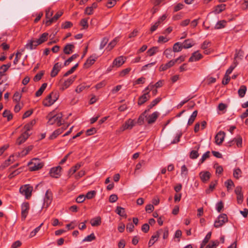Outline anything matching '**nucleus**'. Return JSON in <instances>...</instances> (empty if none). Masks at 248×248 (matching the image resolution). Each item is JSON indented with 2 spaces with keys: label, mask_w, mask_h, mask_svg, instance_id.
<instances>
[{
  "label": "nucleus",
  "mask_w": 248,
  "mask_h": 248,
  "mask_svg": "<svg viewBox=\"0 0 248 248\" xmlns=\"http://www.w3.org/2000/svg\"><path fill=\"white\" fill-rule=\"evenodd\" d=\"M163 54L168 59H171L172 57V51L170 48H167L164 51Z\"/></svg>",
  "instance_id": "47"
},
{
  "label": "nucleus",
  "mask_w": 248,
  "mask_h": 248,
  "mask_svg": "<svg viewBox=\"0 0 248 248\" xmlns=\"http://www.w3.org/2000/svg\"><path fill=\"white\" fill-rule=\"evenodd\" d=\"M126 58L123 56H119L113 62V66L119 67L122 65L125 62Z\"/></svg>",
  "instance_id": "9"
},
{
  "label": "nucleus",
  "mask_w": 248,
  "mask_h": 248,
  "mask_svg": "<svg viewBox=\"0 0 248 248\" xmlns=\"http://www.w3.org/2000/svg\"><path fill=\"white\" fill-rule=\"evenodd\" d=\"M46 86H47V83H43L41 87L39 88V89L35 93V95L36 96H40L42 95V94L44 92V91H45V90L46 89Z\"/></svg>",
  "instance_id": "37"
},
{
  "label": "nucleus",
  "mask_w": 248,
  "mask_h": 248,
  "mask_svg": "<svg viewBox=\"0 0 248 248\" xmlns=\"http://www.w3.org/2000/svg\"><path fill=\"white\" fill-rule=\"evenodd\" d=\"M81 166V163H78L73 167H72L68 171L69 174H73L75 172H76L77 170H78Z\"/></svg>",
  "instance_id": "41"
},
{
  "label": "nucleus",
  "mask_w": 248,
  "mask_h": 248,
  "mask_svg": "<svg viewBox=\"0 0 248 248\" xmlns=\"http://www.w3.org/2000/svg\"><path fill=\"white\" fill-rule=\"evenodd\" d=\"M62 68V65L59 62L55 63L53 67V69L51 72V76L52 77H55L60 71Z\"/></svg>",
  "instance_id": "22"
},
{
  "label": "nucleus",
  "mask_w": 248,
  "mask_h": 248,
  "mask_svg": "<svg viewBox=\"0 0 248 248\" xmlns=\"http://www.w3.org/2000/svg\"><path fill=\"white\" fill-rule=\"evenodd\" d=\"M145 78L144 77H140L134 82V85L140 84L144 83Z\"/></svg>",
  "instance_id": "64"
},
{
  "label": "nucleus",
  "mask_w": 248,
  "mask_h": 248,
  "mask_svg": "<svg viewBox=\"0 0 248 248\" xmlns=\"http://www.w3.org/2000/svg\"><path fill=\"white\" fill-rule=\"evenodd\" d=\"M183 48L182 44L180 42H177L173 45V51L174 52H180Z\"/></svg>",
  "instance_id": "33"
},
{
  "label": "nucleus",
  "mask_w": 248,
  "mask_h": 248,
  "mask_svg": "<svg viewBox=\"0 0 248 248\" xmlns=\"http://www.w3.org/2000/svg\"><path fill=\"white\" fill-rule=\"evenodd\" d=\"M219 242L218 241H211L209 244H208L205 248H216V247L219 245Z\"/></svg>",
  "instance_id": "50"
},
{
  "label": "nucleus",
  "mask_w": 248,
  "mask_h": 248,
  "mask_svg": "<svg viewBox=\"0 0 248 248\" xmlns=\"http://www.w3.org/2000/svg\"><path fill=\"white\" fill-rule=\"evenodd\" d=\"M226 24V21L225 20L219 21L216 24L215 28L216 29H220L223 28L225 27Z\"/></svg>",
  "instance_id": "46"
},
{
  "label": "nucleus",
  "mask_w": 248,
  "mask_h": 248,
  "mask_svg": "<svg viewBox=\"0 0 248 248\" xmlns=\"http://www.w3.org/2000/svg\"><path fill=\"white\" fill-rule=\"evenodd\" d=\"M202 58V55L199 53L198 51H195L192 54L191 56L189 59V62H196Z\"/></svg>",
  "instance_id": "16"
},
{
  "label": "nucleus",
  "mask_w": 248,
  "mask_h": 248,
  "mask_svg": "<svg viewBox=\"0 0 248 248\" xmlns=\"http://www.w3.org/2000/svg\"><path fill=\"white\" fill-rule=\"evenodd\" d=\"M65 128L62 127L59 128L56 130H55L51 135L49 136L50 140H53L57 137L58 135L61 134L64 130Z\"/></svg>",
  "instance_id": "27"
},
{
  "label": "nucleus",
  "mask_w": 248,
  "mask_h": 248,
  "mask_svg": "<svg viewBox=\"0 0 248 248\" xmlns=\"http://www.w3.org/2000/svg\"><path fill=\"white\" fill-rule=\"evenodd\" d=\"M135 125L134 120L129 119L127 120L125 123L123 124V126L126 129H131L133 126Z\"/></svg>",
  "instance_id": "25"
},
{
  "label": "nucleus",
  "mask_w": 248,
  "mask_h": 248,
  "mask_svg": "<svg viewBox=\"0 0 248 248\" xmlns=\"http://www.w3.org/2000/svg\"><path fill=\"white\" fill-rule=\"evenodd\" d=\"M198 111L197 110H195L193 112L192 114L190 116V118L188 119L187 124L188 125H191L193 124L194 121H195V119L196 117L197 116Z\"/></svg>",
  "instance_id": "40"
},
{
  "label": "nucleus",
  "mask_w": 248,
  "mask_h": 248,
  "mask_svg": "<svg viewBox=\"0 0 248 248\" xmlns=\"http://www.w3.org/2000/svg\"><path fill=\"white\" fill-rule=\"evenodd\" d=\"M43 225V223H41L40 226L36 227L35 229H34L31 232L30 234V237H32L34 236L36 233L39 232V231L40 230L41 227L42 225Z\"/></svg>",
  "instance_id": "55"
},
{
  "label": "nucleus",
  "mask_w": 248,
  "mask_h": 248,
  "mask_svg": "<svg viewBox=\"0 0 248 248\" xmlns=\"http://www.w3.org/2000/svg\"><path fill=\"white\" fill-rule=\"evenodd\" d=\"M2 115L4 117H6L8 121L11 120L13 118V116L11 112L8 110H4L3 112Z\"/></svg>",
  "instance_id": "51"
},
{
  "label": "nucleus",
  "mask_w": 248,
  "mask_h": 248,
  "mask_svg": "<svg viewBox=\"0 0 248 248\" xmlns=\"http://www.w3.org/2000/svg\"><path fill=\"white\" fill-rule=\"evenodd\" d=\"M200 145H198L195 147V150H192L190 154V157L192 159H196L199 156L198 150L200 148Z\"/></svg>",
  "instance_id": "31"
},
{
  "label": "nucleus",
  "mask_w": 248,
  "mask_h": 248,
  "mask_svg": "<svg viewBox=\"0 0 248 248\" xmlns=\"http://www.w3.org/2000/svg\"><path fill=\"white\" fill-rule=\"evenodd\" d=\"M101 223V218L99 217L94 218L91 220V225L93 227L100 225Z\"/></svg>",
  "instance_id": "36"
},
{
  "label": "nucleus",
  "mask_w": 248,
  "mask_h": 248,
  "mask_svg": "<svg viewBox=\"0 0 248 248\" xmlns=\"http://www.w3.org/2000/svg\"><path fill=\"white\" fill-rule=\"evenodd\" d=\"M76 77H71L65 80L62 85L61 89L63 91L68 88L75 81Z\"/></svg>",
  "instance_id": "15"
},
{
  "label": "nucleus",
  "mask_w": 248,
  "mask_h": 248,
  "mask_svg": "<svg viewBox=\"0 0 248 248\" xmlns=\"http://www.w3.org/2000/svg\"><path fill=\"white\" fill-rule=\"evenodd\" d=\"M131 68L130 67L127 68L121 71L120 73V76L123 77L125 76L126 75L128 74L129 72L131 71Z\"/></svg>",
  "instance_id": "58"
},
{
  "label": "nucleus",
  "mask_w": 248,
  "mask_h": 248,
  "mask_svg": "<svg viewBox=\"0 0 248 248\" xmlns=\"http://www.w3.org/2000/svg\"><path fill=\"white\" fill-rule=\"evenodd\" d=\"M61 170L60 166L51 168L49 171L50 176L54 178L59 177L61 176Z\"/></svg>",
  "instance_id": "8"
},
{
  "label": "nucleus",
  "mask_w": 248,
  "mask_h": 248,
  "mask_svg": "<svg viewBox=\"0 0 248 248\" xmlns=\"http://www.w3.org/2000/svg\"><path fill=\"white\" fill-rule=\"evenodd\" d=\"M29 165L30 166V169L31 171L38 170L43 166V164L37 158L32 159L31 162L29 163Z\"/></svg>",
  "instance_id": "5"
},
{
  "label": "nucleus",
  "mask_w": 248,
  "mask_h": 248,
  "mask_svg": "<svg viewBox=\"0 0 248 248\" xmlns=\"http://www.w3.org/2000/svg\"><path fill=\"white\" fill-rule=\"evenodd\" d=\"M226 5L224 4H221L216 6L214 9L213 12L215 14H218L223 11L225 9Z\"/></svg>",
  "instance_id": "28"
},
{
  "label": "nucleus",
  "mask_w": 248,
  "mask_h": 248,
  "mask_svg": "<svg viewBox=\"0 0 248 248\" xmlns=\"http://www.w3.org/2000/svg\"><path fill=\"white\" fill-rule=\"evenodd\" d=\"M234 143H236V146L238 148L242 147V138L240 136H237L234 138L232 140L229 141L228 144L229 146H232Z\"/></svg>",
  "instance_id": "10"
},
{
  "label": "nucleus",
  "mask_w": 248,
  "mask_h": 248,
  "mask_svg": "<svg viewBox=\"0 0 248 248\" xmlns=\"http://www.w3.org/2000/svg\"><path fill=\"white\" fill-rule=\"evenodd\" d=\"M77 223L76 221H73L70 223L66 225V227L68 230H71L74 229L77 226Z\"/></svg>",
  "instance_id": "61"
},
{
  "label": "nucleus",
  "mask_w": 248,
  "mask_h": 248,
  "mask_svg": "<svg viewBox=\"0 0 248 248\" xmlns=\"http://www.w3.org/2000/svg\"><path fill=\"white\" fill-rule=\"evenodd\" d=\"M200 177L201 180L205 183L208 181L211 176V173L207 171H201L200 174Z\"/></svg>",
  "instance_id": "18"
},
{
  "label": "nucleus",
  "mask_w": 248,
  "mask_h": 248,
  "mask_svg": "<svg viewBox=\"0 0 248 248\" xmlns=\"http://www.w3.org/2000/svg\"><path fill=\"white\" fill-rule=\"evenodd\" d=\"M175 64V61H173L172 60L169 61L168 62L165 64H162L159 67V70L160 71H164L168 69V68L172 67Z\"/></svg>",
  "instance_id": "23"
},
{
  "label": "nucleus",
  "mask_w": 248,
  "mask_h": 248,
  "mask_svg": "<svg viewBox=\"0 0 248 248\" xmlns=\"http://www.w3.org/2000/svg\"><path fill=\"white\" fill-rule=\"evenodd\" d=\"M31 133H27V132H24L22 135L17 139L16 143L18 145H20L24 143L26 140L29 138Z\"/></svg>",
  "instance_id": "19"
},
{
  "label": "nucleus",
  "mask_w": 248,
  "mask_h": 248,
  "mask_svg": "<svg viewBox=\"0 0 248 248\" xmlns=\"http://www.w3.org/2000/svg\"><path fill=\"white\" fill-rule=\"evenodd\" d=\"M211 46V43L209 41H205L203 42V43L201 45V48L205 50L206 48L210 47Z\"/></svg>",
  "instance_id": "60"
},
{
  "label": "nucleus",
  "mask_w": 248,
  "mask_h": 248,
  "mask_svg": "<svg viewBox=\"0 0 248 248\" xmlns=\"http://www.w3.org/2000/svg\"><path fill=\"white\" fill-rule=\"evenodd\" d=\"M96 194V192L94 190H92V191H89L87 194L85 196V197H86V198H87V199H92L93 197H94V196Z\"/></svg>",
  "instance_id": "56"
},
{
  "label": "nucleus",
  "mask_w": 248,
  "mask_h": 248,
  "mask_svg": "<svg viewBox=\"0 0 248 248\" xmlns=\"http://www.w3.org/2000/svg\"><path fill=\"white\" fill-rule=\"evenodd\" d=\"M163 232V231L162 229H160L157 231L155 233L154 235H153L149 240V242L148 243V246L149 247H151L153 246L154 243L157 241V239L159 238L161 233Z\"/></svg>",
  "instance_id": "11"
},
{
  "label": "nucleus",
  "mask_w": 248,
  "mask_h": 248,
  "mask_svg": "<svg viewBox=\"0 0 248 248\" xmlns=\"http://www.w3.org/2000/svg\"><path fill=\"white\" fill-rule=\"evenodd\" d=\"M210 156V152L207 151L202 156V158L199 160L200 163H202L204 161Z\"/></svg>",
  "instance_id": "53"
},
{
  "label": "nucleus",
  "mask_w": 248,
  "mask_h": 248,
  "mask_svg": "<svg viewBox=\"0 0 248 248\" xmlns=\"http://www.w3.org/2000/svg\"><path fill=\"white\" fill-rule=\"evenodd\" d=\"M242 172L239 168L234 169L233 172V176L236 179H239L241 177Z\"/></svg>",
  "instance_id": "42"
},
{
  "label": "nucleus",
  "mask_w": 248,
  "mask_h": 248,
  "mask_svg": "<svg viewBox=\"0 0 248 248\" xmlns=\"http://www.w3.org/2000/svg\"><path fill=\"white\" fill-rule=\"evenodd\" d=\"M75 46L71 44H67L63 48V52L65 54H70L73 52Z\"/></svg>",
  "instance_id": "24"
},
{
  "label": "nucleus",
  "mask_w": 248,
  "mask_h": 248,
  "mask_svg": "<svg viewBox=\"0 0 248 248\" xmlns=\"http://www.w3.org/2000/svg\"><path fill=\"white\" fill-rule=\"evenodd\" d=\"M62 118L61 113L55 114L54 111L50 112L46 116L48 120L47 124L49 125L56 124L57 126H60L62 124Z\"/></svg>",
  "instance_id": "1"
},
{
  "label": "nucleus",
  "mask_w": 248,
  "mask_h": 248,
  "mask_svg": "<svg viewBox=\"0 0 248 248\" xmlns=\"http://www.w3.org/2000/svg\"><path fill=\"white\" fill-rule=\"evenodd\" d=\"M147 112H145V110L139 116L137 123L140 124L141 125L143 124L144 118H146V113Z\"/></svg>",
  "instance_id": "49"
},
{
  "label": "nucleus",
  "mask_w": 248,
  "mask_h": 248,
  "mask_svg": "<svg viewBox=\"0 0 248 248\" xmlns=\"http://www.w3.org/2000/svg\"><path fill=\"white\" fill-rule=\"evenodd\" d=\"M38 45L36 40L31 39L27 43L25 47L28 49L32 50L35 49Z\"/></svg>",
  "instance_id": "21"
},
{
  "label": "nucleus",
  "mask_w": 248,
  "mask_h": 248,
  "mask_svg": "<svg viewBox=\"0 0 248 248\" xmlns=\"http://www.w3.org/2000/svg\"><path fill=\"white\" fill-rule=\"evenodd\" d=\"M225 133L223 131H219L215 137V142L217 144L220 145L224 140Z\"/></svg>",
  "instance_id": "13"
},
{
  "label": "nucleus",
  "mask_w": 248,
  "mask_h": 248,
  "mask_svg": "<svg viewBox=\"0 0 248 248\" xmlns=\"http://www.w3.org/2000/svg\"><path fill=\"white\" fill-rule=\"evenodd\" d=\"M58 99V95L56 93L51 92L48 94L43 101V105L46 107H49L53 104Z\"/></svg>",
  "instance_id": "2"
},
{
  "label": "nucleus",
  "mask_w": 248,
  "mask_h": 248,
  "mask_svg": "<svg viewBox=\"0 0 248 248\" xmlns=\"http://www.w3.org/2000/svg\"><path fill=\"white\" fill-rule=\"evenodd\" d=\"M116 212L117 214L121 217H126V216L124 209L120 206H118L117 207Z\"/></svg>",
  "instance_id": "44"
},
{
  "label": "nucleus",
  "mask_w": 248,
  "mask_h": 248,
  "mask_svg": "<svg viewBox=\"0 0 248 248\" xmlns=\"http://www.w3.org/2000/svg\"><path fill=\"white\" fill-rule=\"evenodd\" d=\"M95 239V236L93 233L85 237L83 240V242H91Z\"/></svg>",
  "instance_id": "52"
},
{
  "label": "nucleus",
  "mask_w": 248,
  "mask_h": 248,
  "mask_svg": "<svg viewBox=\"0 0 248 248\" xmlns=\"http://www.w3.org/2000/svg\"><path fill=\"white\" fill-rule=\"evenodd\" d=\"M11 66V63H8L7 64H3L0 67V77L5 75V73L8 70L9 67Z\"/></svg>",
  "instance_id": "30"
},
{
  "label": "nucleus",
  "mask_w": 248,
  "mask_h": 248,
  "mask_svg": "<svg viewBox=\"0 0 248 248\" xmlns=\"http://www.w3.org/2000/svg\"><path fill=\"white\" fill-rule=\"evenodd\" d=\"M29 210V204L28 202H23L21 205V217L22 219H25Z\"/></svg>",
  "instance_id": "7"
},
{
  "label": "nucleus",
  "mask_w": 248,
  "mask_h": 248,
  "mask_svg": "<svg viewBox=\"0 0 248 248\" xmlns=\"http://www.w3.org/2000/svg\"><path fill=\"white\" fill-rule=\"evenodd\" d=\"M225 185L226 186L228 191L232 189V187L234 186L233 181L231 179H229L225 182Z\"/></svg>",
  "instance_id": "48"
},
{
  "label": "nucleus",
  "mask_w": 248,
  "mask_h": 248,
  "mask_svg": "<svg viewBox=\"0 0 248 248\" xmlns=\"http://www.w3.org/2000/svg\"><path fill=\"white\" fill-rule=\"evenodd\" d=\"M212 232H208L206 234L204 238L202 241V243L201 245L200 248H203L204 246L208 242L209 240L211 238Z\"/></svg>",
  "instance_id": "34"
},
{
  "label": "nucleus",
  "mask_w": 248,
  "mask_h": 248,
  "mask_svg": "<svg viewBox=\"0 0 248 248\" xmlns=\"http://www.w3.org/2000/svg\"><path fill=\"white\" fill-rule=\"evenodd\" d=\"M90 87V86L86 85L85 84H82L77 86L75 91L76 93H79L82 92L84 90L88 89Z\"/></svg>",
  "instance_id": "39"
},
{
  "label": "nucleus",
  "mask_w": 248,
  "mask_h": 248,
  "mask_svg": "<svg viewBox=\"0 0 248 248\" xmlns=\"http://www.w3.org/2000/svg\"><path fill=\"white\" fill-rule=\"evenodd\" d=\"M62 15V12H58L52 18L46 21L45 23L46 25L47 26H50L52 22L57 20Z\"/></svg>",
  "instance_id": "20"
},
{
  "label": "nucleus",
  "mask_w": 248,
  "mask_h": 248,
  "mask_svg": "<svg viewBox=\"0 0 248 248\" xmlns=\"http://www.w3.org/2000/svg\"><path fill=\"white\" fill-rule=\"evenodd\" d=\"M119 39L118 38H115L112 41H111L108 45L107 49H108V51L111 50L116 45L118 42Z\"/></svg>",
  "instance_id": "38"
},
{
  "label": "nucleus",
  "mask_w": 248,
  "mask_h": 248,
  "mask_svg": "<svg viewBox=\"0 0 248 248\" xmlns=\"http://www.w3.org/2000/svg\"><path fill=\"white\" fill-rule=\"evenodd\" d=\"M158 51V48L156 46H154L147 51V53L149 56H152L154 55Z\"/></svg>",
  "instance_id": "43"
},
{
  "label": "nucleus",
  "mask_w": 248,
  "mask_h": 248,
  "mask_svg": "<svg viewBox=\"0 0 248 248\" xmlns=\"http://www.w3.org/2000/svg\"><path fill=\"white\" fill-rule=\"evenodd\" d=\"M194 45V41L190 39L186 40L182 44L183 48L186 49L191 47Z\"/></svg>",
  "instance_id": "29"
},
{
  "label": "nucleus",
  "mask_w": 248,
  "mask_h": 248,
  "mask_svg": "<svg viewBox=\"0 0 248 248\" xmlns=\"http://www.w3.org/2000/svg\"><path fill=\"white\" fill-rule=\"evenodd\" d=\"M160 100V98H156L152 101L150 104L147 107V109L145 110V112H148L149 111L150 109L155 106L157 103H158Z\"/></svg>",
  "instance_id": "32"
},
{
  "label": "nucleus",
  "mask_w": 248,
  "mask_h": 248,
  "mask_svg": "<svg viewBox=\"0 0 248 248\" xmlns=\"http://www.w3.org/2000/svg\"><path fill=\"white\" fill-rule=\"evenodd\" d=\"M247 88L245 85H241L238 91V93L240 97H243L246 93Z\"/></svg>",
  "instance_id": "35"
},
{
  "label": "nucleus",
  "mask_w": 248,
  "mask_h": 248,
  "mask_svg": "<svg viewBox=\"0 0 248 248\" xmlns=\"http://www.w3.org/2000/svg\"><path fill=\"white\" fill-rule=\"evenodd\" d=\"M217 184V181L212 182L210 184L209 188L206 190V193L208 194L211 192L215 187V186H216Z\"/></svg>",
  "instance_id": "54"
},
{
  "label": "nucleus",
  "mask_w": 248,
  "mask_h": 248,
  "mask_svg": "<svg viewBox=\"0 0 248 248\" xmlns=\"http://www.w3.org/2000/svg\"><path fill=\"white\" fill-rule=\"evenodd\" d=\"M53 199V195L50 190H46L44 198L43 208H47L51 204Z\"/></svg>",
  "instance_id": "4"
},
{
  "label": "nucleus",
  "mask_w": 248,
  "mask_h": 248,
  "mask_svg": "<svg viewBox=\"0 0 248 248\" xmlns=\"http://www.w3.org/2000/svg\"><path fill=\"white\" fill-rule=\"evenodd\" d=\"M78 57V55L77 54H73L71 57L68 58L67 60L64 62V65L67 66L69 65L74 60L76 59Z\"/></svg>",
  "instance_id": "45"
},
{
  "label": "nucleus",
  "mask_w": 248,
  "mask_h": 248,
  "mask_svg": "<svg viewBox=\"0 0 248 248\" xmlns=\"http://www.w3.org/2000/svg\"><path fill=\"white\" fill-rule=\"evenodd\" d=\"M237 64L236 63H233L232 65L230 66V67L227 70L225 74L229 75L232 73L233 70L236 66Z\"/></svg>",
  "instance_id": "59"
},
{
  "label": "nucleus",
  "mask_w": 248,
  "mask_h": 248,
  "mask_svg": "<svg viewBox=\"0 0 248 248\" xmlns=\"http://www.w3.org/2000/svg\"><path fill=\"white\" fill-rule=\"evenodd\" d=\"M150 98V95L149 92L144 93L142 95L140 96L138 100V105H141Z\"/></svg>",
  "instance_id": "17"
},
{
  "label": "nucleus",
  "mask_w": 248,
  "mask_h": 248,
  "mask_svg": "<svg viewBox=\"0 0 248 248\" xmlns=\"http://www.w3.org/2000/svg\"><path fill=\"white\" fill-rule=\"evenodd\" d=\"M53 15V11L51 8H48L46 11V17L47 19H50L51 17Z\"/></svg>",
  "instance_id": "63"
},
{
  "label": "nucleus",
  "mask_w": 248,
  "mask_h": 248,
  "mask_svg": "<svg viewBox=\"0 0 248 248\" xmlns=\"http://www.w3.org/2000/svg\"><path fill=\"white\" fill-rule=\"evenodd\" d=\"M228 222V217L226 214H222L218 216L217 219L214 222V227L219 228L221 227L226 222Z\"/></svg>",
  "instance_id": "6"
},
{
  "label": "nucleus",
  "mask_w": 248,
  "mask_h": 248,
  "mask_svg": "<svg viewBox=\"0 0 248 248\" xmlns=\"http://www.w3.org/2000/svg\"><path fill=\"white\" fill-rule=\"evenodd\" d=\"M184 5L182 3H179L176 4L173 8L174 12H177L184 8Z\"/></svg>",
  "instance_id": "62"
},
{
  "label": "nucleus",
  "mask_w": 248,
  "mask_h": 248,
  "mask_svg": "<svg viewBox=\"0 0 248 248\" xmlns=\"http://www.w3.org/2000/svg\"><path fill=\"white\" fill-rule=\"evenodd\" d=\"M21 95L19 92H16L13 96V100L16 102H18L21 98Z\"/></svg>",
  "instance_id": "57"
},
{
  "label": "nucleus",
  "mask_w": 248,
  "mask_h": 248,
  "mask_svg": "<svg viewBox=\"0 0 248 248\" xmlns=\"http://www.w3.org/2000/svg\"><path fill=\"white\" fill-rule=\"evenodd\" d=\"M48 33L47 32H44L41 34L40 37L36 39L37 43L39 45L42 44L43 43L46 41L48 38Z\"/></svg>",
  "instance_id": "26"
},
{
  "label": "nucleus",
  "mask_w": 248,
  "mask_h": 248,
  "mask_svg": "<svg viewBox=\"0 0 248 248\" xmlns=\"http://www.w3.org/2000/svg\"><path fill=\"white\" fill-rule=\"evenodd\" d=\"M32 187L29 185H25L19 189V192L23 196H24L26 199H29L31 194Z\"/></svg>",
  "instance_id": "3"
},
{
  "label": "nucleus",
  "mask_w": 248,
  "mask_h": 248,
  "mask_svg": "<svg viewBox=\"0 0 248 248\" xmlns=\"http://www.w3.org/2000/svg\"><path fill=\"white\" fill-rule=\"evenodd\" d=\"M159 113L157 111H155L153 112L152 114L149 115L148 116H146V120L147 121L148 124H152L155 122L156 119L159 116Z\"/></svg>",
  "instance_id": "14"
},
{
  "label": "nucleus",
  "mask_w": 248,
  "mask_h": 248,
  "mask_svg": "<svg viewBox=\"0 0 248 248\" xmlns=\"http://www.w3.org/2000/svg\"><path fill=\"white\" fill-rule=\"evenodd\" d=\"M97 59V57L95 54L91 56L86 61L84 64V67L85 68H88L93 65Z\"/></svg>",
  "instance_id": "12"
}]
</instances>
